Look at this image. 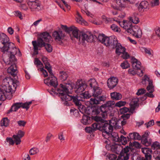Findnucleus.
<instances>
[{
	"label": "nucleus",
	"instance_id": "a878e982",
	"mask_svg": "<svg viewBox=\"0 0 160 160\" xmlns=\"http://www.w3.org/2000/svg\"><path fill=\"white\" fill-rule=\"evenodd\" d=\"M92 120V118H91L89 116L84 115L82 116V119L81 120V122L83 124L87 125L90 124Z\"/></svg>",
	"mask_w": 160,
	"mask_h": 160
},
{
	"label": "nucleus",
	"instance_id": "338daca9",
	"mask_svg": "<svg viewBox=\"0 0 160 160\" xmlns=\"http://www.w3.org/2000/svg\"><path fill=\"white\" fill-rule=\"evenodd\" d=\"M121 53L122 54V57L124 59H127L129 58L130 57L129 55L127 52L126 51L123 52H122Z\"/></svg>",
	"mask_w": 160,
	"mask_h": 160
},
{
	"label": "nucleus",
	"instance_id": "a18cd8bd",
	"mask_svg": "<svg viewBox=\"0 0 160 160\" xmlns=\"http://www.w3.org/2000/svg\"><path fill=\"white\" fill-rule=\"evenodd\" d=\"M153 157L156 160H160V151H155L154 152Z\"/></svg>",
	"mask_w": 160,
	"mask_h": 160
},
{
	"label": "nucleus",
	"instance_id": "0eeeda50",
	"mask_svg": "<svg viewBox=\"0 0 160 160\" xmlns=\"http://www.w3.org/2000/svg\"><path fill=\"white\" fill-rule=\"evenodd\" d=\"M67 97L68 100L72 101L75 105L78 107V108L80 112H82L83 111V109L84 106L81 104L80 101H83L84 100L81 97L78 96L77 95L75 97H71L68 96Z\"/></svg>",
	"mask_w": 160,
	"mask_h": 160
},
{
	"label": "nucleus",
	"instance_id": "412c9836",
	"mask_svg": "<svg viewBox=\"0 0 160 160\" xmlns=\"http://www.w3.org/2000/svg\"><path fill=\"white\" fill-rule=\"evenodd\" d=\"M51 37L49 33L47 32H44L40 34L38 38H42L45 42H49Z\"/></svg>",
	"mask_w": 160,
	"mask_h": 160
},
{
	"label": "nucleus",
	"instance_id": "dca6fc26",
	"mask_svg": "<svg viewBox=\"0 0 160 160\" xmlns=\"http://www.w3.org/2000/svg\"><path fill=\"white\" fill-rule=\"evenodd\" d=\"M118 81V79L114 77L108 79L107 81V85L109 89H111L115 87L117 85Z\"/></svg>",
	"mask_w": 160,
	"mask_h": 160
},
{
	"label": "nucleus",
	"instance_id": "f3484780",
	"mask_svg": "<svg viewBox=\"0 0 160 160\" xmlns=\"http://www.w3.org/2000/svg\"><path fill=\"white\" fill-rule=\"evenodd\" d=\"M130 150L131 151V148L128 146H126L122 150L119 156L122 158L123 159L128 160L129 158Z\"/></svg>",
	"mask_w": 160,
	"mask_h": 160
},
{
	"label": "nucleus",
	"instance_id": "2f4dec72",
	"mask_svg": "<svg viewBox=\"0 0 160 160\" xmlns=\"http://www.w3.org/2000/svg\"><path fill=\"white\" fill-rule=\"evenodd\" d=\"M93 91L92 96L96 98L98 96L101 95L102 92V89L100 87H98L94 89Z\"/></svg>",
	"mask_w": 160,
	"mask_h": 160
},
{
	"label": "nucleus",
	"instance_id": "58836bf2",
	"mask_svg": "<svg viewBox=\"0 0 160 160\" xmlns=\"http://www.w3.org/2000/svg\"><path fill=\"white\" fill-rule=\"evenodd\" d=\"M110 135H112V140L113 141L119 142L120 138L119 137L118 133L115 132H112Z\"/></svg>",
	"mask_w": 160,
	"mask_h": 160
},
{
	"label": "nucleus",
	"instance_id": "052dcab7",
	"mask_svg": "<svg viewBox=\"0 0 160 160\" xmlns=\"http://www.w3.org/2000/svg\"><path fill=\"white\" fill-rule=\"evenodd\" d=\"M146 90L144 88H142L138 89V92L136 93L137 95H140L141 94H144L146 93Z\"/></svg>",
	"mask_w": 160,
	"mask_h": 160
},
{
	"label": "nucleus",
	"instance_id": "e433bc0d",
	"mask_svg": "<svg viewBox=\"0 0 160 160\" xmlns=\"http://www.w3.org/2000/svg\"><path fill=\"white\" fill-rule=\"evenodd\" d=\"M123 28L126 30L128 33H129L131 31L132 27L131 24L130 23H127V22H123Z\"/></svg>",
	"mask_w": 160,
	"mask_h": 160
},
{
	"label": "nucleus",
	"instance_id": "393cba45",
	"mask_svg": "<svg viewBox=\"0 0 160 160\" xmlns=\"http://www.w3.org/2000/svg\"><path fill=\"white\" fill-rule=\"evenodd\" d=\"M91 126L92 127H87L85 128V130L86 132L91 133L98 130L97 124L93 123L92 124Z\"/></svg>",
	"mask_w": 160,
	"mask_h": 160
},
{
	"label": "nucleus",
	"instance_id": "de8ad7c7",
	"mask_svg": "<svg viewBox=\"0 0 160 160\" xmlns=\"http://www.w3.org/2000/svg\"><path fill=\"white\" fill-rule=\"evenodd\" d=\"M120 66L122 69H126L129 67L130 64L127 60H125L121 63Z\"/></svg>",
	"mask_w": 160,
	"mask_h": 160
},
{
	"label": "nucleus",
	"instance_id": "bb28decb",
	"mask_svg": "<svg viewBox=\"0 0 160 160\" xmlns=\"http://www.w3.org/2000/svg\"><path fill=\"white\" fill-rule=\"evenodd\" d=\"M149 4L146 1H142L138 7V9L140 12H141L143 9H147L148 8Z\"/></svg>",
	"mask_w": 160,
	"mask_h": 160
},
{
	"label": "nucleus",
	"instance_id": "473e14b6",
	"mask_svg": "<svg viewBox=\"0 0 160 160\" xmlns=\"http://www.w3.org/2000/svg\"><path fill=\"white\" fill-rule=\"evenodd\" d=\"M10 55L9 57V62L8 63L7 62V64H15V62L17 61L15 55H14V52H13L10 51Z\"/></svg>",
	"mask_w": 160,
	"mask_h": 160
},
{
	"label": "nucleus",
	"instance_id": "f03ea898",
	"mask_svg": "<svg viewBox=\"0 0 160 160\" xmlns=\"http://www.w3.org/2000/svg\"><path fill=\"white\" fill-rule=\"evenodd\" d=\"M13 83V78L6 77L3 79L2 83L0 86V100L4 101L6 99H11L12 98V86L10 83Z\"/></svg>",
	"mask_w": 160,
	"mask_h": 160
},
{
	"label": "nucleus",
	"instance_id": "9d476101",
	"mask_svg": "<svg viewBox=\"0 0 160 160\" xmlns=\"http://www.w3.org/2000/svg\"><path fill=\"white\" fill-rule=\"evenodd\" d=\"M52 36L56 42H60L61 43H63L62 40H63L65 36V34L62 31L59 30L58 31H55L52 33Z\"/></svg>",
	"mask_w": 160,
	"mask_h": 160
},
{
	"label": "nucleus",
	"instance_id": "423d86ee",
	"mask_svg": "<svg viewBox=\"0 0 160 160\" xmlns=\"http://www.w3.org/2000/svg\"><path fill=\"white\" fill-rule=\"evenodd\" d=\"M44 83L45 84L49 87L52 86L54 89L52 88L51 89L48 90V92L52 95H58V92H57V88H58V82L57 78L54 76L50 77L49 76L47 78L45 79L44 80Z\"/></svg>",
	"mask_w": 160,
	"mask_h": 160
},
{
	"label": "nucleus",
	"instance_id": "13d9d810",
	"mask_svg": "<svg viewBox=\"0 0 160 160\" xmlns=\"http://www.w3.org/2000/svg\"><path fill=\"white\" fill-rule=\"evenodd\" d=\"M129 19L130 21L135 24H137L139 22L138 18L135 17H130Z\"/></svg>",
	"mask_w": 160,
	"mask_h": 160
},
{
	"label": "nucleus",
	"instance_id": "c03bdc74",
	"mask_svg": "<svg viewBox=\"0 0 160 160\" xmlns=\"http://www.w3.org/2000/svg\"><path fill=\"white\" fill-rule=\"evenodd\" d=\"M12 138L16 145L20 144L21 142V138L16 135H13Z\"/></svg>",
	"mask_w": 160,
	"mask_h": 160
},
{
	"label": "nucleus",
	"instance_id": "c756f323",
	"mask_svg": "<svg viewBox=\"0 0 160 160\" xmlns=\"http://www.w3.org/2000/svg\"><path fill=\"white\" fill-rule=\"evenodd\" d=\"M21 108L20 102H16L14 103L11 108L8 111V113L12 111H16L19 108Z\"/></svg>",
	"mask_w": 160,
	"mask_h": 160
},
{
	"label": "nucleus",
	"instance_id": "bf43d9fd",
	"mask_svg": "<svg viewBox=\"0 0 160 160\" xmlns=\"http://www.w3.org/2000/svg\"><path fill=\"white\" fill-rule=\"evenodd\" d=\"M109 160H115L117 158V156L115 154H110L107 155Z\"/></svg>",
	"mask_w": 160,
	"mask_h": 160
},
{
	"label": "nucleus",
	"instance_id": "603ef678",
	"mask_svg": "<svg viewBox=\"0 0 160 160\" xmlns=\"http://www.w3.org/2000/svg\"><path fill=\"white\" fill-rule=\"evenodd\" d=\"M39 152L38 149L36 148H31L29 151V153L30 155H34Z\"/></svg>",
	"mask_w": 160,
	"mask_h": 160
},
{
	"label": "nucleus",
	"instance_id": "e2e57ef3",
	"mask_svg": "<svg viewBox=\"0 0 160 160\" xmlns=\"http://www.w3.org/2000/svg\"><path fill=\"white\" fill-rule=\"evenodd\" d=\"M24 134L25 132H24L21 130H19L18 131V132L16 135H17L19 137L21 138L24 136Z\"/></svg>",
	"mask_w": 160,
	"mask_h": 160
},
{
	"label": "nucleus",
	"instance_id": "9b49d317",
	"mask_svg": "<svg viewBox=\"0 0 160 160\" xmlns=\"http://www.w3.org/2000/svg\"><path fill=\"white\" fill-rule=\"evenodd\" d=\"M81 39L83 41L86 40L88 42H92L93 41V36L90 33L88 35L84 32L81 31L80 32L79 34V39Z\"/></svg>",
	"mask_w": 160,
	"mask_h": 160
},
{
	"label": "nucleus",
	"instance_id": "cd10ccee",
	"mask_svg": "<svg viewBox=\"0 0 160 160\" xmlns=\"http://www.w3.org/2000/svg\"><path fill=\"white\" fill-rule=\"evenodd\" d=\"M102 118V117H101L100 116H92V119H93L96 122L94 123L97 124L98 125L100 124L101 126V125L106 120L103 119Z\"/></svg>",
	"mask_w": 160,
	"mask_h": 160
},
{
	"label": "nucleus",
	"instance_id": "f704fd0d",
	"mask_svg": "<svg viewBox=\"0 0 160 160\" xmlns=\"http://www.w3.org/2000/svg\"><path fill=\"white\" fill-rule=\"evenodd\" d=\"M109 101L113 102H114V105H112V110L113 109V107H121L124 106L126 103V102L125 101H121L117 102L115 103V102L112 101Z\"/></svg>",
	"mask_w": 160,
	"mask_h": 160
},
{
	"label": "nucleus",
	"instance_id": "a19ab883",
	"mask_svg": "<svg viewBox=\"0 0 160 160\" xmlns=\"http://www.w3.org/2000/svg\"><path fill=\"white\" fill-rule=\"evenodd\" d=\"M116 2L117 5L121 8L125 7L126 2L125 0H116Z\"/></svg>",
	"mask_w": 160,
	"mask_h": 160
},
{
	"label": "nucleus",
	"instance_id": "4be33fe9",
	"mask_svg": "<svg viewBox=\"0 0 160 160\" xmlns=\"http://www.w3.org/2000/svg\"><path fill=\"white\" fill-rule=\"evenodd\" d=\"M17 70L16 66L15 64H12L8 69V72L10 74L13 78H18L17 75L15 73Z\"/></svg>",
	"mask_w": 160,
	"mask_h": 160
},
{
	"label": "nucleus",
	"instance_id": "7c9ffc66",
	"mask_svg": "<svg viewBox=\"0 0 160 160\" xmlns=\"http://www.w3.org/2000/svg\"><path fill=\"white\" fill-rule=\"evenodd\" d=\"M68 77V75L67 72L63 71L59 72V78L62 81H64L66 80Z\"/></svg>",
	"mask_w": 160,
	"mask_h": 160
},
{
	"label": "nucleus",
	"instance_id": "774afa93",
	"mask_svg": "<svg viewBox=\"0 0 160 160\" xmlns=\"http://www.w3.org/2000/svg\"><path fill=\"white\" fill-rule=\"evenodd\" d=\"M133 146L137 148H140L141 147V144L138 142L136 141L133 142Z\"/></svg>",
	"mask_w": 160,
	"mask_h": 160
},
{
	"label": "nucleus",
	"instance_id": "f8f14e48",
	"mask_svg": "<svg viewBox=\"0 0 160 160\" xmlns=\"http://www.w3.org/2000/svg\"><path fill=\"white\" fill-rule=\"evenodd\" d=\"M146 81L148 82V85L146 88L147 90L150 93H153L154 91V86L152 84V81L145 75L144 77V79L142 81L143 83H145Z\"/></svg>",
	"mask_w": 160,
	"mask_h": 160
},
{
	"label": "nucleus",
	"instance_id": "4d7b16f0",
	"mask_svg": "<svg viewBox=\"0 0 160 160\" xmlns=\"http://www.w3.org/2000/svg\"><path fill=\"white\" fill-rule=\"evenodd\" d=\"M45 68L48 70V72L49 73L50 76V77H53L54 76V75L52 72L51 67L50 65H47V67H45Z\"/></svg>",
	"mask_w": 160,
	"mask_h": 160
},
{
	"label": "nucleus",
	"instance_id": "aec40b11",
	"mask_svg": "<svg viewBox=\"0 0 160 160\" xmlns=\"http://www.w3.org/2000/svg\"><path fill=\"white\" fill-rule=\"evenodd\" d=\"M131 60L133 68L137 70H140L141 67V62L134 57H132Z\"/></svg>",
	"mask_w": 160,
	"mask_h": 160
},
{
	"label": "nucleus",
	"instance_id": "2eb2a0df",
	"mask_svg": "<svg viewBox=\"0 0 160 160\" xmlns=\"http://www.w3.org/2000/svg\"><path fill=\"white\" fill-rule=\"evenodd\" d=\"M106 99V97L104 95H101L96 98H92L90 99V103L92 104H98L102 102H103Z\"/></svg>",
	"mask_w": 160,
	"mask_h": 160
},
{
	"label": "nucleus",
	"instance_id": "f257e3e1",
	"mask_svg": "<svg viewBox=\"0 0 160 160\" xmlns=\"http://www.w3.org/2000/svg\"><path fill=\"white\" fill-rule=\"evenodd\" d=\"M60 88H57V92H58V96L61 99L68 100V96L75 97L74 96L68 94L69 90L74 89L75 92L77 93L82 92L85 90L86 85L83 83L82 79L78 80L75 84H72L70 83L61 84L59 86Z\"/></svg>",
	"mask_w": 160,
	"mask_h": 160
},
{
	"label": "nucleus",
	"instance_id": "5701e85b",
	"mask_svg": "<svg viewBox=\"0 0 160 160\" xmlns=\"http://www.w3.org/2000/svg\"><path fill=\"white\" fill-rule=\"evenodd\" d=\"M32 43L33 45H36L38 48V47L42 48L43 47H45L46 43H45L43 40L41 38H38L37 42L36 41H32Z\"/></svg>",
	"mask_w": 160,
	"mask_h": 160
},
{
	"label": "nucleus",
	"instance_id": "79ce46f5",
	"mask_svg": "<svg viewBox=\"0 0 160 160\" xmlns=\"http://www.w3.org/2000/svg\"><path fill=\"white\" fill-rule=\"evenodd\" d=\"M72 31V34L73 36L76 38L77 39H79V36L78 35L79 30L77 28L74 27Z\"/></svg>",
	"mask_w": 160,
	"mask_h": 160
},
{
	"label": "nucleus",
	"instance_id": "864d4df0",
	"mask_svg": "<svg viewBox=\"0 0 160 160\" xmlns=\"http://www.w3.org/2000/svg\"><path fill=\"white\" fill-rule=\"evenodd\" d=\"M14 13L16 17H18L21 20L22 19V13L18 11H14Z\"/></svg>",
	"mask_w": 160,
	"mask_h": 160
},
{
	"label": "nucleus",
	"instance_id": "c85d7f7f",
	"mask_svg": "<svg viewBox=\"0 0 160 160\" xmlns=\"http://www.w3.org/2000/svg\"><path fill=\"white\" fill-rule=\"evenodd\" d=\"M111 96L113 100H118L122 98V95L119 92H114L111 93Z\"/></svg>",
	"mask_w": 160,
	"mask_h": 160
},
{
	"label": "nucleus",
	"instance_id": "3c124183",
	"mask_svg": "<svg viewBox=\"0 0 160 160\" xmlns=\"http://www.w3.org/2000/svg\"><path fill=\"white\" fill-rule=\"evenodd\" d=\"M45 48L48 52L50 53L52 51V47L50 44L46 43Z\"/></svg>",
	"mask_w": 160,
	"mask_h": 160
},
{
	"label": "nucleus",
	"instance_id": "5fc2aeb1",
	"mask_svg": "<svg viewBox=\"0 0 160 160\" xmlns=\"http://www.w3.org/2000/svg\"><path fill=\"white\" fill-rule=\"evenodd\" d=\"M47 59L48 58L45 56H43L42 58V61L44 63L45 67H47V65H50V63L48 61Z\"/></svg>",
	"mask_w": 160,
	"mask_h": 160
},
{
	"label": "nucleus",
	"instance_id": "b1692460",
	"mask_svg": "<svg viewBox=\"0 0 160 160\" xmlns=\"http://www.w3.org/2000/svg\"><path fill=\"white\" fill-rule=\"evenodd\" d=\"M115 48L116 49V54L118 55H120V53L125 52L126 50L125 48L122 47L120 43L119 42L116 46Z\"/></svg>",
	"mask_w": 160,
	"mask_h": 160
},
{
	"label": "nucleus",
	"instance_id": "680f3d73",
	"mask_svg": "<svg viewBox=\"0 0 160 160\" xmlns=\"http://www.w3.org/2000/svg\"><path fill=\"white\" fill-rule=\"evenodd\" d=\"M128 111L129 109L126 107H124L119 109V112L121 114H124Z\"/></svg>",
	"mask_w": 160,
	"mask_h": 160
},
{
	"label": "nucleus",
	"instance_id": "8fccbe9b",
	"mask_svg": "<svg viewBox=\"0 0 160 160\" xmlns=\"http://www.w3.org/2000/svg\"><path fill=\"white\" fill-rule=\"evenodd\" d=\"M82 97H80L82 98V99H83V100H84V99H88L90 98L91 96L90 95L88 92V91L85 92L84 93H82Z\"/></svg>",
	"mask_w": 160,
	"mask_h": 160
},
{
	"label": "nucleus",
	"instance_id": "72a5a7b5",
	"mask_svg": "<svg viewBox=\"0 0 160 160\" xmlns=\"http://www.w3.org/2000/svg\"><path fill=\"white\" fill-rule=\"evenodd\" d=\"M108 37L105 36L103 34H100L97 38V39L102 43L104 44L105 45V43L106 42V38Z\"/></svg>",
	"mask_w": 160,
	"mask_h": 160
},
{
	"label": "nucleus",
	"instance_id": "6e6d98bb",
	"mask_svg": "<svg viewBox=\"0 0 160 160\" xmlns=\"http://www.w3.org/2000/svg\"><path fill=\"white\" fill-rule=\"evenodd\" d=\"M45 68L48 70V72L49 73L50 76V77H53L54 76V75L52 72L51 67L50 65H47V67H45Z\"/></svg>",
	"mask_w": 160,
	"mask_h": 160
},
{
	"label": "nucleus",
	"instance_id": "37998d69",
	"mask_svg": "<svg viewBox=\"0 0 160 160\" xmlns=\"http://www.w3.org/2000/svg\"><path fill=\"white\" fill-rule=\"evenodd\" d=\"M151 148L152 149H160V143L157 141L153 142L151 145Z\"/></svg>",
	"mask_w": 160,
	"mask_h": 160
},
{
	"label": "nucleus",
	"instance_id": "ddd939ff",
	"mask_svg": "<svg viewBox=\"0 0 160 160\" xmlns=\"http://www.w3.org/2000/svg\"><path fill=\"white\" fill-rule=\"evenodd\" d=\"M129 33L137 38H140L142 37V30L140 28L137 26H135L132 27Z\"/></svg>",
	"mask_w": 160,
	"mask_h": 160
},
{
	"label": "nucleus",
	"instance_id": "6e6552de",
	"mask_svg": "<svg viewBox=\"0 0 160 160\" xmlns=\"http://www.w3.org/2000/svg\"><path fill=\"white\" fill-rule=\"evenodd\" d=\"M118 41L115 36L108 37L106 38V42L105 45L107 47H111L112 49H115V46L118 44Z\"/></svg>",
	"mask_w": 160,
	"mask_h": 160
},
{
	"label": "nucleus",
	"instance_id": "4c0bfd02",
	"mask_svg": "<svg viewBox=\"0 0 160 160\" xmlns=\"http://www.w3.org/2000/svg\"><path fill=\"white\" fill-rule=\"evenodd\" d=\"M32 102L30 101L26 102L25 103L20 102L21 107L23 108L26 109V110H28L30 107V105L32 104Z\"/></svg>",
	"mask_w": 160,
	"mask_h": 160
},
{
	"label": "nucleus",
	"instance_id": "4468645a",
	"mask_svg": "<svg viewBox=\"0 0 160 160\" xmlns=\"http://www.w3.org/2000/svg\"><path fill=\"white\" fill-rule=\"evenodd\" d=\"M28 4L32 11H39L41 9V3L38 0H35L32 2H29Z\"/></svg>",
	"mask_w": 160,
	"mask_h": 160
},
{
	"label": "nucleus",
	"instance_id": "6ab92c4d",
	"mask_svg": "<svg viewBox=\"0 0 160 160\" xmlns=\"http://www.w3.org/2000/svg\"><path fill=\"white\" fill-rule=\"evenodd\" d=\"M83 83L86 85V88L87 87H90L92 89V90L98 87V82L94 79H91L88 81L87 84H85L83 82Z\"/></svg>",
	"mask_w": 160,
	"mask_h": 160
},
{
	"label": "nucleus",
	"instance_id": "49530a36",
	"mask_svg": "<svg viewBox=\"0 0 160 160\" xmlns=\"http://www.w3.org/2000/svg\"><path fill=\"white\" fill-rule=\"evenodd\" d=\"M14 78L13 79V83H10V85H12L14 88L15 89H16L17 87L19 85V82L17 80L18 78H17L16 77Z\"/></svg>",
	"mask_w": 160,
	"mask_h": 160
},
{
	"label": "nucleus",
	"instance_id": "1a4fd4ad",
	"mask_svg": "<svg viewBox=\"0 0 160 160\" xmlns=\"http://www.w3.org/2000/svg\"><path fill=\"white\" fill-rule=\"evenodd\" d=\"M149 133H150V132L148 131H146L142 135L141 139H140L141 143L147 147L150 146L152 142V139L149 138Z\"/></svg>",
	"mask_w": 160,
	"mask_h": 160
},
{
	"label": "nucleus",
	"instance_id": "20e7f679",
	"mask_svg": "<svg viewBox=\"0 0 160 160\" xmlns=\"http://www.w3.org/2000/svg\"><path fill=\"white\" fill-rule=\"evenodd\" d=\"M116 124V122L114 120H106L101 126L100 124H98V130L102 131L103 133H106L109 136L113 131V127L114 124Z\"/></svg>",
	"mask_w": 160,
	"mask_h": 160
},
{
	"label": "nucleus",
	"instance_id": "69168bd1",
	"mask_svg": "<svg viewBox=\"0 0 160 160\" xmlns=\"http://www.w3.org/2000/svg\"><path fill=\"white\" fill-rule=\"evenodd\" d=\"M17 122L19 126L24 127L26 123V122L24 120H19Z\"/></svg>",
	"mask_w": 160,
	"mask_h": 160
},
{
	"label": "nucleus",
	"instance_id": "ea45409f",
	"mask_svg": "<svg viewBox=\"0 0 160 160\" xmlns=\"http://www.w3.org/2000/svg\"><path fill=\"white\" fill-rule=\"evenodd\" d=\"M9 120L7 118H4L1 120V126L7 127L9 125Z\"/></svg>",
	"mask_w": 160,
	"mask_h": 160
},
{
	"label": "nucleus",
	"instance_id": "c9c22d12",
	"mask_svg": "<svg viewBox=\"0 0 160 160\" xmlns=\"http://www.w3.org/2000/svg\"><path fill=\"white\" fill-rule=\"evenodd\" d=\"M61 28L65 32L68 33H70L71 32H72L73 28H74V26H72L70 27H68L66 25H62Z\"/></svg>",
	"mask_w": 160,
	"mask_h": 160
},
{
	"label": "nucleus",
	"instance_id": "a211bd4d",
	"mask_svg": "<svg viewBox=\"0 0 160 160\" xmlns=\"http://www.w3.org/2000/svg\"><path fill=\"white\" fill-rule=\"evenodd\" d=\"M142 136L136 132L132 133H130L128 135V136L127 137V139L128 141H130L132 140H140L141 139Z\"/></svg>",
	"mask_w": 160,
	"mask_h": 160
},
{
	"label": "nucleus",
	"instance_id": "39448f33",
	"mask_svg": "<svg viewBox=\"0 0 160 160\" xmlns=\"http://www.w3.org/2000/svg\"><path fill=\"white\" fill-rule=\"evenodd\" d=\"M9 41V38L5 34L0 32V45H3L2 50L4 52H7L8 50H10L11 48L15 49V50L16 49L14 44L8 42Z\"/></svg>",
	"mask_w": 160,
	"mask_h": 160
},
{
	"label": "nucleus",
	"instance_id": "0e129e2a",
	"mask_svg": "<svg viewBox=\"0 0 160 160\" xmlns=\"http://www.w3.org/2000/svg\"><path fill=\"white\" fill-rule=\"evenodd\" d=\"M159 0H152L151 2V6L153 7L159 4Z\"/></svg>",
	"mask_w": 160,
	"mask_h": 160
},
{
	"label": "nucleus",
	"instance_id": "09e8293b",
	"mask_svg": "<svg viewBox=\"0 0 160 160\" xmlns=\"http://www.w3.org/2000/svg\"><path fill=\"white\" fill-rule=\"evenodd\" d=\"M128 141V140H127L126 137H124L122 135L120 136L119 142H121L122 145H125L127 143Z\"/></svg>",
	"mask_w": 160,
	"mask_h": 160
},
{
	"label": "nucleus",
	"instance_id": "7ed1b4c3",
	"mask_svg": "<svg viewBox=\"0 0 160 160\" xmlns=\"http://www.w3.org/2000/svg\"><path fill=\"white\" fill-rule=\"evenodd\" d=\"M114 103L113 102L107 101L100 107L95 105L91 108L92 112V114L95 115H98L101 112L100 114L102 118L105 119L108 115H110L112 110V105Z\"/></svg>",
	"mask_w": 160,
	"mask_h": 160
}]
</instances>
